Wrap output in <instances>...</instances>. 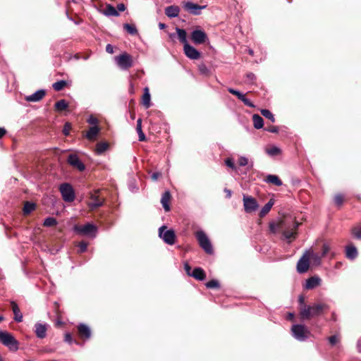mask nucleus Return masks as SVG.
<instances>
[{
	"label": "nucleus",
	"instance_id": "36",
	"mask_svg": "<svg viewBox=\"0 0 361 361\" xmlns=\"http://www.w3.org/2000/svg\"><path fill=\"white\" fill-rule=\"evenodd\" d=\"M124 30L131 35H136L137 34V29L134 25L125 23L123 24Z\"/></svg>",
	"mask_w": 361,
	"mask_h": 361
},
{
	"label": "nucleus",
	"instance_id": "29",
	"mask_svg": "<svg viewBox=\"0 0 361 361\" xmlns=\"http://www.w3.org/2000/svg\"><path fill=\"white\" fill-rule=\"evenodd\" d=\"M99 132L98 126H94L90 128L89 130L86 133V137L90 140H94Z\"/></svg>",
	"mask_w": 361,
	"mask_h": 361
},
{
	"label": "nucleus",
	"instance_id": "14",
	"mask_svg": "<svg viewBox=\"0 0 361 361\" xmlns=\"http://www.w3.org/2000/svg\"><path fill=\"white\" fill-rule=\"evenodd\" d=\"M310 267L309 257L305 252L300 257L297 263V271L300 274H303L307 271Z\"/></svg>",
	"mask_w": 361,
	"mask_h": 361
},
{
	"label": "nucleus",
	"instance_id": "64",
	"mask_svg": "<svg viewBox=\"0 0 361 361\" xmlns=\"http://www.w3.org/2000/svg\"><path fill=\"white\" fill-rule=\"evenodd\" d=\"M224 192L226 193V197L227 198H231V195H232L231 190H229V189L225 188L224 189Z\"/></svg>",
	"mask_w": 361,
	"mask_h": 361
},
{
	"label": "nucleus",
	"instance_id": "15",
	"mask_svg": "<svg viewBox=\"0 0 361 361\" xmlns=\"http://www.w3.org/2000/svg\"><path fill=\"white\" fill-rule=\"evenodd\" d=\"M67 161L71 166L76 168L80 171H83L85 169V164L80 161L78 155L75 154H69Z\"/></svg>",
	"mask_w": 361,
	"mask_h": 361
},
{
	"label": "nucleus",
	"instance_id": "6",
	"mask_svg": "<svg viewBox=\"0 0 361 361\" xmlns=\"http://www.w3.org/2000/svg\"><path fill=\"white\" fill-rule=\"evenodd\" d=\"M190 39L196 45L203 44L209 42L207 33L200 27H197L191 32Z\"/></svg>",
	"mask_w": 361,
	"mask_h": 361
},
{
	"label": "nucleus",
	"instance_id": "46",
	"mask_svg": "<svg viewBox=\"0 0 361 361\" xmlns=\"http://www.w3.org/2000/svg\"><path fill=\"white\" fill-rule=\"evenodd\" d=\"M228 91L232 94H234L240 100H241V99L243 97V96L245 94H243L242 92H240V91L238 90H236L235 89H233V88H228Z\"/></svg>",
	"mask_w": 361,
	"mask_h": 361
},
{
	"label": "nucleus",
	"instance_id": "31",
	"mask_svg": "<svg viewBox=\"0 0 361 361\" xmlns=\"http://www.w3.org/2000/svg\"><path fill=\"white\" fill-rule=\"evenodd\" d=\"M103 14L106 16H118L119 13L118 11L111 4H107L106 10L103 12Z\"/></svg>",
	"mask_w": 361,
	"mask_h": 361
},
{
	"label": "nucleus",
	"instance_id": "37",
	"mask_svg": "<svg viewBox=\"0 0 361 361\" xmlns=\"http://www.w3.org/2000/svg\"><path fill=\"white\" fill-rule=\"evenodd\" d=\"M68 108V103L64 99H61L56 102L55 109L59 111H62Z\"/></svg>",
	"mask_w": 361,
	"mask_h": 361
},
{
	"label": "nucleus",
	"instance_id": "49",
	"mask_svg": "<svg viewBox=\"0 0 361 361\" xmlns=\"http://www.w3.org/2000/svg\"><path fill=\"white\" fill-rule=\"evenodd\" d=\"M88 244L84 241H82L79 243L78 247H79V252L82 253L87 250Z\"/></svg>",
	"mask_w": 361,
	"mask_h": 361
},
{
	"label": "nucleus",
	"instance_id": "60",
	"mask_svg": "<svg viewBox=\"0 0 361 361\" xmlns=\"http://www.w3.org/2000/svg\"><path fill=\"white\" fill-rule=\"evenodd\" d=\"M106 51L107 53H109V54H113L114 53V47L111 44H108L106 46Z\"/></svg>",
	"mask_w": 361,
	"mask_h": 361
},
{
	"label": "nucleus",
	"instance_id": "63",
	"mask_svg": "<svg viewBox=\"0 0 361 361\" xmlns=\"http://www.w3.org/2000/svg\"><path fill=\"white\" fill-rule=\"evenodd\" d=\"M184 269H185V271H186L187 274L190 276L191 275V273H190L191 268L188 263H185L184 264Z\"/></svg>",
	"mask_w": 361,
	"mask_h": 361
},
{
	"label": "nucleus",
	"instance_id": "11",
	"mask_svg": "<svg viewBox=\"0 0 361 361\" xmlns=\"http://www.w3.org/2000/svg\"><path fill=\"white\" fill-rule=\"evenodd\" d=\"M99 190H96L94 192H91L90 195V201L87 203V206L91 209H95L98 207H102L104 204V199L100 198L98 195Z\"/></svg>",
	"mask_w": 361,
	"mask_h": 361
},
{
	"label": "nucleus",
	"instance_id": "45",
	"mask_svg": "<svg viewBox=\"0 0 361 361\" xmlns=\"http://www.w3.org/2000/svg\"><path fill=\"white\" fill-rule=\"evenodd\" d=\"M352 234L357 239H361V226H355L352 230Z\"/></svg>",
	"mask_w": 361,
	"mask_h": 361
},
{
	"label": "nucleus",
	"instance_id": "51",
	"mask_svg": "<svg viewBox=\"0 0 361 361\" xmlns=\"http://www.w3.org/2000/svg\"><path fill=\"white\" fill-rule=\"evenodd\" d=\"M225 164H226V165L228 167H229V168H231V169H236L235 165V164H234V162H233V159H231V158H227V159L225 160Z\"/></svg>",
	"mask_w": 361,
	"mask_h": 361
},
{
	"label": "nucleus",
	"instance_id": "47",
	"mask_svg": "<svg viewBox=\"0 0 361 361\" xmlns=\"http://www.w3.org/2000/svg\"><path fill=\"white\" fill-rule=\"evenodd\" d=\"M343 202V196L341 194H337L334 197V202L336 205L341 206Z\"/></svg>",
	"mask_w": 361,
	"mask_h": 361
},
{
	"label": "nucleus",
	"instance_id": "13",
	"mask_svg": "<svg viewBox=\"0 0 361 361\" xmlns=\"http://www.w3.org/2000/svg\"><path fill=\"white\" fill-rule=\"evenodd\" d=\"M183 51L185 55L192 60L199 59L201 56V53L189 43L183 46Z\"/></svg>",
	"mask_w": 361,
	"mask_h": 361
},
{
	"label": "nucleus",
	"instance_id": "8",
	"mask_svg": "<svg viewBox=\"0 0 361 361\" xmlns=\"http://www.w3.org/2000/svg\"><path fill=\"white\" fill-rule=\"evenodd\" d=\"M60 192L62 195L63 200L67 202H72L75 197V192L69 183H63L59 188Z\"/></svg>",
	"mask_w": 361,
	"mask_h": 361
},
{
	"label": "nucleus",
	"instance_id": "43",
	"mask_svg": "<svg viewBox=\"0 0 361 361\" xmlns=\"http://www.w3.org/2000/svg\"><path fill=\"white\" fill-rule=\"evenodd\" d=\"M206 286L208 288H219L220 287V284L217 280L213 279L208 281L206 283Z\"/></svg>",
	"mask_w": 361,
	"mask_h": 361
},
{
	"label": "nucleus",
	"instance_id": "32",
	"mask_svg": "<svg viewBox=\"0 0 361 361\" xmlns=\"http://www.w3.org/2000/svg\"><path fill=\"white\" fill-rule=\"evenodd\" d=\"M265 180L277 186H281L283 184L282 181L276 175H268Z\"/></svg>",
	"mask_w": 361,
	"mask_h": 361
},
{
	"label": "nucleus",
	"instance_id": "44",
	"mask_svg": "<svg viewBox=\"0 0 361 361\" xmlns=\"http://www.w3.org/2000/svg\"><path fill=\"white\" fill-rule=\"evenodd\" d=\"M281 150L277 147H272L267 149V153L270 156H276L280 153Z\"/></svg>",
	"mask_w": 361,
	"mask_h": 361
},
{
	"label": "nucleus",
	"instance_id": "3",
	"mask_svg": "<svg viewBox=\"0 0 361 361\" xmlns=\"http://www.w3.org/2000/svg\"><path fill=\"white\" fill-rule=\"evenodd\" d=\"M292 336L299 341H306L310 335L307 327L302 324H294L291 327Z\"/></svg>",
	"mask_w": 361,
	"mask_h": 361
},
{
	"label": "nucleus",
	"instance_id": "42",
	"mask_svg": "<svg viewBox=\"0 0 361 361\" xmlns=\"http://www.w3.org/2000/svg\"><path fill=\"white\" fill-rule=\"evenodd\" d=\"M281 224L282 222L279 224H275L274 222H271L269 224V230L272 233H276L281 228Z\"/></svg>",
	"mask_w": 361,
	"mask_h": 361
},
{
	"label": "nucleus",
	"instance_id": "58",
	"mask_svg": "<svg viewBox=\"0 0 361 361\" xmlns=\"http://www.w3.org/2000/svg\"><path fill=\"white\" fill-rule=\"evenodd\" d=\"M65 341L68 343H71L73 342V338H72V336L71 334H68V333L66 334Z\"/></svg>",
	"mask_w": 361,
	"mask_h": 361
},
{
	"label": "nucleus",
	"instance_id": "33",
	"mask_svg": "<svg viewBox=\"0 0 361 361\" xmlns=\"http://www.w3.org/2000/svg\"><path fill=\"white\" fill-rule=\"evenodd\" d=\"M273 205L274 202L272 200H270L260 210L259 216L264 217L266 214H267L271 210Z\"/></svg>",
	"mask_w": 361,
	"mask_h": 361
},
{
	"label": "nucleus",
	"instance_id": "57",
	"mask_svg": "<svg viewBox=\"0 0 361 361\" xmlns=\"http://www.w3.org/2000/svg\"><path fill=\"white\" fill-rule=\"evenodd\" d=\"M71 126L68 123H66L63 127V133L65 135H68L69 134V130Z\"/></svg>",
	"mask_w": 361,
	"mask_h": 361
},
{
	"label": "nucleus",
	"instance_id": "41",
	"mask_svg": "<svg viewBox=\"0 0 361 361\" xmlns=\"http://www.w3.org/2000/svg\"><path fill=\"white\" fill-rule=\"evenodd\" d=\"M262 115L265 118L269 119L272 123L275 122V118L274 114L268 109H262L260 111Z\"/></svg>",
	"mask_w": 361,
	"mask_h": 361
},
{
	"label": "nucleus",
	"instance_id": "7",
	"mask_svg": "<svg viewBox=\"0 0 361 361\" xmlns=\"http://www.w3.org/2000/svg\"><path fill=\"white\" fill-rule=\"evenodd\" d=\"M166 226H162L159 228V236L164 243L172 245L176 241V234L173 229L166 230Z\"/></svg>",
	"mask_w": 361,
	"mask_h": 361
},
{
	"label": "nucleus",
	"instance_id": "19",
	"mask_svg": "<svg viewBox=\"0 0 361 361\" xmlns=\"http://www.w3.org/2000/svg\"><path fill=\"white\" fill-rule=\"evenodd\" d=\"M299 224L297 222H294L293 228L291 229L285 230L283 232V236L286 240H288V243H290L293 239H295L296 237L295 230L298 228Z\"/></svg>",
	"mask_w": 361,
	"mask_h": 361
},
{
	"label": "nucleus",
	"instance_id": "53",
	"mask_svg": "<svg viewBox=\"0 0 361 361\" xmlns=\"http://www.w3.org/2000/svg\"><path fill=\"white\" fill-rule=\"evenodd\" d=\"M265 130L270 132V133H277L279 132V128L276 126H271L266 128Z\"/></svg>",
	"mask_w": 361,
	"mask_h": 361
},
{
	"label": "nucleus",
	"instance_id": "40",
	"mask_svg": "<svg viewBox=\"0 0 361 361\" xmlns=\"http://www.w3.org/2000/svg\"><path fill=\"white\" fill-rule=\"evenodd\" d=\"M57 224V221L54 217H47L44 219L43 225L46 227H51L56 226Z\"/></svg>",
	"mask_w": 361,
	"mask_h": 361
},
{
	"label": "nucleus",
	"instance_id": "12",
	"mask_svg": "<svg viewBox=\"0 0 361 361\" xmlns=\"http://www.w3.org/2000/svg\"><path fill=\"white\" fill-rule=\"evenodd\" d=\"M183 6L185 11L195 16L200 15L201 11L206 8V6H200L192 1L184 2Z\"/></svg>",
	"mask_w": 361,
	"mask_h": 361
},
{
	"label": "nucleus",
	"instance_id": "61",
	"mask_svg": "<svg viewBox=\"0 0 361 361\" xmlns=\"http://www.w3.org/2000/svg\"><path fill=\"white\" fill-rule=\"evenodd\" d=\"M161 176V173L154 172L152 174L151 178L153 180H157V179Z\"/></svg>",
	"mask_w": 361,
	"mask_h": 361
},
{
	"label": "nucleus",
	"instance_id": "28",
	"mask_svg": "<svg viewBox=\"0 0 361 361\" xmlns=\"http://www.w3.org/2000/svg\"><path fill=\"white\" fill-rule=\"evenodd\" d=\"M179 41L185 46V44H188L187 39V32L184 29H181L179 27L176 28Z\"/></svg>",
	"mask_w": 361,
	"mask_h": 361
},
{
	"label": "nucleus",
	"instance_id": "27",
	"mask_svg": "<svg viewBox=\"0 0 361 361\" xmlns=\"http://www.w3.org/2000/svg\"><path fill=\"white\" fill-rule=\"evenodd\" d=\"M357 256V248L354 245H348L346 247V257L353 260Z\"/></svg>",
	"mask_w": 361,
	"mask_h": 361
},
{
	"label": "nucleus",
	"instance_id": "54",
	"mask_svg": "<svg viewBox=\"0 0 361 361\" xmlns=\"http://www.w3.org/2000/svg\"><path fill=\"white\" fill-rule=\"evenodd\" d=\"M199 71L202 74H207L209 72L207 67L204 64L199 66Z\"/></svg>",
	"mask_w": 361,
	"mask_h": 361
},
{
	"label": "nucleus",
	"instance_id": "56",
	"mask_svg": "<svg viewBox=\"0 0 361 361\" xmlns=\"http://www.w3.org/2000/svg\"><path fill=\"white\" fill-rule=\"evenodd\" d=\"M246 78L247 79L248 81L250 82H252L254 81L255 79H256V76L254 73H248L246 74Z\"/></svg>",
	"mask_w": 361,
	"mask_h": 361
},
{
	"label": "nucleus",
	"instance_id": "20",
	"mask_svg": "<svg viewBox=\"0 0 361 361\" xmlns=\"http://www.w3.org/2000/svg\"><path fill=\"white\" fill-rule=\"evenodd\" d=\"M306 255L309 257V260L312 262L314 265H319L321 264L322 255L314 253L312 249L305 251Z\"/></svg>",
	"mask_w": 361,
	"mask_h": 361
},
{
	"label": "nucleus",
	"instance_id": "23",
	"mask_svg": "<svg viewBox=\"0 0 361 361\" xmlns=\"http://www.w3.org/2000/svg\"><path fill=\"white\" fill-rule=\"evenodd\" d=\"M171 199V194L169 191H166L163 193L161 199V203L163 206V208L166 212H169L170 210L169 207V200Z\"/></svg>",
	"mask_w": 361,
	"mask_h": 361
},
{
	"label": "nucleus",
	"instance_id": "5",
	"mask_svg": "<svg viewBox=\"0 0 361 361\" xmlns=\"http://www.w3.org/2000/svg\"><path fill=\"white\" fill-rule=\"evenodd\" d=\"M74 231L82 235L95 238L97 233V227L92 223H87L82 226H75Z\"/></svg>",
	"mask_w": 361,
	"mask_h": 361
},
{
	"label": "nucleus",
	"instance_id": "55",
	"mask_svg": "<svg viewBox=\"0 0 361 361\" xmlns=\"http://www.w3.org/2000/svg\"><path fill=\"white\" fill-rule=\"evenodd\" d=\"M329 341L332 345H334L338 342V338L336 335L331 336L329 338Z\"/></svg>",
	"mask_w": 361,
	"mask_h": 361
},
{
	"label": "nucleus",
	"instance_id": "24",
	"mask_svg": "<svg viewBox=\"0 0 361 361\" xmlns=\"http://www.w3.org/2000/svg\"><path fill=\"white\" fill-rule=\"evenodd\" d=\"M190 276L199 281H203V280H204V279L206 277L205 272L200 267L195 268L193 269L192 272L191 273Z\"/></svg>",
	"mask_w": 361,
	"mask_h": 361
},
{
	"label": "nucleus",
	"instance_id": "39",
	"mask_svg": "<svg viewBox=\"0 0 361 361\" xmlns=\"http://www.w3.org/2000/svg\"><path fill=\"white\" fill-rule=\"evenodd\" d=\"M108 147L106 142H99L96 146V152L98 154H101L107 149Z\"/></svg>",
	"mask_w": 361,
	"mask_h": 361
},
{
	"label": "nucleus",
	"instance_id": "50",
	"mask_svg": "<svg viewBox=\"0 0 361 361\" xmlns=\"http://www.w3.org/2000/svg\"><path fill=\"white\" fill-rule=\"evenodd\" d=\"M330 250V246L327 243H324L322 245V257H325Z\"/></svg>",
	"mask_w": 361,
	"mask_h": 361
},
{
	"label": "nucleus",
	"instance_id": "9",
	"mask_svg": "<svg viewBox=\"0 0 361 361\" xmlns=\"http://www.w3.org/2000/svg\"><path fill=\"white\" fill-rule=\"evenodd\" d=\"M115 61L116 64L122 70H128L129 68L132 67L133 64L132 56L127 53H123L116 56Z\"/></svg>",
	"mask_w": 361,
	"mask_h": 361
},
{
	"label": "nucleus",
	"instance_id": "4",
	"mask_svg": "<svg viewBox=\"0 0 361 361\" xmlns=\"http://www.w3.org/2000/svg\"><path fill=\"white\" fill-rule=\"evenodd\" d=\"M195 236L199 243L200 246L209 255L213 254V247L212 243L203 231H198L196 232Z\"/></svg>",
	"mask_w": 361,
	"mask_h": 361
},
{
	"label": "nucleus",
	"instance_id": "17",
	"mask_svg": "<svg viewBox=\"0 0 361 361\" xmlns=\"http://www.w3.org/2000/svg\"><path fill=\"white\" fill-rule=\"evenodd\" d=\"M321 282L322 279L319 276H311L306 280L304 288L307 290L313 289L319 286L321 284Z\"/></svg>",
	"mask_w": 361,
	"mask_h": 361
},
{
	"label": "nucleus",
	"instance_id": "38",
	"mask_svg": "<svg viewBox=\"0 0 361 361\" xmlns=\"http://www.w3.org/2000/svg\"><path fill=\"white\" fill-rule=\"evenodd\" d=\"M66 85L67 82L66 80H61L54 82L52 85V87L56 91H61Z\"/></svg>",
	"mask_w": 361,
	"mask_h": 361
},
{
	"label": "nucleus",
	"instance_id": "22",
	"mask_svg": "<svg viewBox=\"0 0 361 361\" xmlns=\"http://www.w3.org/2000/svg\"><path fill=\"white\" fill-rule=\"evenodd\" d=\"M180 13V8L178 6H169L165 8V14L169 18L178 17Z\"/></svg>",
	"mask_w": 361,
	"mask_h": 361
},
{
	"label": "nucleus",
	"instance_id": "21",
	"mask_svg": "<svg viewBox=\"0 0 361 361\" xmlns=\"http://www.w3.org/2000/svg\"><path fill=\"white\" fill-rule=\"evenodd\" d=\"M78 330L80 336L84 337L85 339H89L91 337V330L87 325L80 324L78 326Z\"/></svg>",
	"mask_w": 361,
	"mask_h": 361
},
{
	"label": "nucleus",
	"instance_id": "52",
	"mask_svg": "<svg viewBox=\"0 0 361 361\" xmlns=\"http://www.w3.org/2000/svg\"><path fill=\"white\" fill-rule=\"evenodd\" d=\"M243 102V104L249 107H254V104L244 95L243 97L240 100Z\"/></svg>",
	"mask_w": 361,
	"mask_h": 361
},
{
	"label": "nucleus",
	"instance_id": "16",
	"mask_svg": "<svg viewBox=\"0 0 361 361\" xmlns=\"http://www.w3.org/2000/svg\"><path fill=\"white\" fill-rule=\"evenodd\" d=\"M48 324L37 322L35 324V333L38 338L42 339L47 336Z\"/></svg>",
	"mask_w": 361,
	"mask_h": 361
},
{
	"label": "nucleus",
	"instance_id": "35",
	"mask_svg": "<svg viewBox=\"0 0 361 361\" xmlns=\"http://www.w3.org/2000/svg\"><path fill=\"white\" fill-rule=\"evenodd\" d=\"M36 205L35 203L31 202H26L23 207L24 214H29L35 209Z\"/></svg>",
	"mask_w": 361,
	"mask_h": 361
},
{
	"label": "nucleus",
	"instance_id": "34",
	"mask_svg": "<svg viewBox=\"0 0 361 361\" xmlns=\"http://www.w3.org/2000/svg\"><path fill=\"white\" fill-rule=\"evenodd\" d=\"M136 130L138 134L139 141H145L146 140L145 135L142 130V120L141 118L137 119Z\"/></svg>",
	"mask_w": 361,
	"mask_h": 361
},
{
	"label": "nucleus",
	"instance_id": "62",
	"mask_svg": "<svg viewBox=\"0 0 361 361\" xmlns=\"http://www.w3.org/2000/svg\"><path fill=\"white\" fill-rule=\"evenodd\" d=\"M87 122L89 123H90V124H97V119L95 117L90 116L88 118Z\"/></svg>",
	"mask_w": 361,
	"mask_h": 361
},
{
	"label": "nucleus",
	"instance_id": "1",
	"mask_svg": "<svg viewBox=\"0 0 361 361\" xmlns=\"http://www.w3.org/2000/svg\"><path fill=\"white\" fill-rule=\"evenodd\" d=\"M329 307L324 303L314 304L313 305H303L300 307V315L303 319H308L310 317L319 316L322 314L324 310Z\"/></svg>",
	"mask_w": 361,
	"mask_h": 361
},
{
	"label": "nucleus",
	"instance_id": "26",
	"mask_svg": "<svg viewBox=\"0 0 361 361\" xmlns=\"http://www.w3.org/2000/svg\"><path fill=\"white\" fill-rule=\"evenodd\" d=\"M12 310L14 314V319L17 322H21L23 321V314L20 311L18 305L15 302H11Z\"/></svg>",
	"mask_w": 361,
	"mask_h": 361
},
{
	"label": "nucleus",
	"instance_id": "18",
	"mask_svg": "<svg viewBox=\"0 0 361 361\" xmlns=\"http://www.w3.org/2000/svg\"><path fill=\"white\" fill-rule=\"evenodd\" d=\"M46 94L44 90H39L30 95L25 97V100L28 102H37L40 101Z\"/></svg>",
	"mask_w": 361,
	"mask_h": 361
},
{
	"label": "nucleus",
	"instance_id": "30",
	"mask_svg": "<svg viewBox=\"0 0 361 361\" xmlns=\"http://www.w3.org/2000/svg\"><path fill=\"white\" fill-rule=\"evenodd\" d=\"M253 126L256 129H261L264 126L263 118L258 114H254L252 116Z\"/></svg>",
	"mask_w": 361,
	"mask_h": 361
},
{
	"label": "nucleus",
	"instance_id": "25",
	"mask_svg": "<svg viewBox=\"0 0 361 361\" xmlns=\"http://www.w3.org/2000/svg\"><path fill=\"white\" fill-rule=\"evenodd\" d=\"M151 96L149 94V90L147 87L144 88V93L142 97V103L145 106V108H149L151 106L150 103Z\"/></svg>",
	"mask_w": 361,
	"mask_h": 361
},
{
	"label": "nucleus",
	"instance_id": "2",
	"mask_svg": "<svg viewBox=\"0 0 361 361\" xmlns=\"http://www.w3.org/2000/svg\"><path fill=\"white\" fill-rule=\"evenodd\" d=\"M0 343L9 348L10 350L17 351L19 348V343L15 337L6 331L0 330Z\"/></svg>",
	"mask_w": 361,
	"mask_h": 361
},
{
	"label": "nucleus",
	"instance_id": "59",
	"mask_svg": "<svg viewBox=\"0 0 361 361\" xmlns=\"http://www.w3.org/2000/svg\"><path fill=\"white\" fill-rule=\"evenodd\" d=\"M126 9V6H125V4H124L121 3V4H118L117 5V11H118H118L123 12V11H124Z\"/></svg>",
	"mask_w": 361,
	"mask_h": 361
},
{
	"label": "nucleus",
	"instance_id": "48",
	"mask_svg": "<svg viewBox=\"0 0 361 361\" xmlns=\"http://www.w3.org/2000/svg\"><path fill=\"white\" fill-rule=\"evenodd\" d=\"M238 163L240 166H245L248 164V159L245 157H240L238 160Z\"/></svg>",
	"mask_w": 361,
	"mask_h": 361
},
{
	"label": "nucleus",
	"instance_id": "10",
	"mask_svg": "<svg viewBox=\"0 0 361 361\" xmlns=\"http://www.w3.org/2000/svg\"><path fill=\"white\" fill-rule=\"evenodd\" d=\"M243 200L244 209L246 213L254 212L259 207L257 200L251 196L243 195Z\"/></svg>",
	"mask_w": 361,
	"mask_h": 361
}]
</instances>
